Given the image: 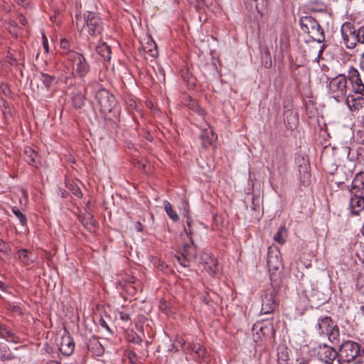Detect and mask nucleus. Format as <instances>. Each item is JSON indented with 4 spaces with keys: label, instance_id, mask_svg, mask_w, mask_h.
<instances>
[{
    "label": "nucleus",
    "instance_id": "nucleus-1",
    "mask_svg": "<svg viewBox=\"0 0 364 364\" xmlns=\"http://www.w3.org/2000/svg\"><path fill=\"white\" fill-rule=\"evenodd\" d=\"M95 94V100L103 114L109 113L117 105V100L112 93L102 87L97 81L89 82L85 87V95Z\"/></svg>",
    "mask_w": 364,
    "mask_h": 364
},
{
    "label": "nucleus",
    "instance_id": "nucleus-2",
    "mask_svg": "<svg viewBox=\"0 0 364 364\" xmlns=\"http://www.w3.org/2000/svg\"><path fill=\"white\" fill-rule=\"evenodd\" d=\"M75 25L77 28L82 31L85 26L89 34L92 36H98L103 31V22L98 14L93 11H87L83 16H75Z\"/></svg>",
    "mask_w": 364,
    "mask_h": 364
},
{
    "label": "nucleus",
    "instance_id": "nucleus-3",
    "mask_svg": "<svg viewBox=\"0 0 364 364\" xmlns=\"http://www.w3.org/2000/svg\"><path fill=\"white\" fill-rule=\"evenodd\" d=\"M267 265L272 286H278L280 282L279 269L282 266L280 252L276 247H269L267 251Z\"/></svg>",
    "mask_w": 364,
    "mask_h": 364
},
{
    "label": "nucleus",
    "instance_id": "nucleus-4",
    "mask_svg": "<svg viewBox=\"0 0 364 364\" xmlns=\"http://www.w3.org/2000/svg\"><path fill=\"white\" fill-rule=\"evenodd\" d=\"M299 24L302 31L314 41L322 43L325 40L323 30L314 18L310 16H302L300 18Z\"/></svg>",
    "mask_w": 364,
    "mask_h": 364
},
{
    "label": "nucleus",
    "instance_id": "nucleus-5",
    "mask_svg": "<svg viewBox=\"0 0 364 364\" xmlns=\"http://www.w3.org/2000/svg\"><path fill=\"white\" fill-rule=\"evenodd\" d=\"M68 60L73 62V70L80 77H84L90 70V66L83 55L76 52L68 54Z\"/></svg>",
    "mask_w": 364,
    "mask_h": 364
},
{
    "label": "nucleus",
    "instance_id": "nucleus-6",
    "mask_svg": "<svg viewBox=\"0 0 364 364\" xmlns=\"http://www.w3.org/2000/svg\"><path fill=\"white\" fill-rule=\"evenodd\" d=\"M360 345L353 341H346L339 348L338 358L346 362H351L358 355Z\"/></svg>",
    "mask_w": 364,
    "mask_h": 364
},
{
    "label": "nucleus",
    "instance_id": "nucleus-7",
    "mask_svg": "<svg viewBox=\"0 0 364 364\" xmlns=\"http://www.w3.org/2000/svg\"><path fill=\"white\" fill-rule=\"evenodd\" d=\"M342 38L345 46L347 48L352 49L355 47L359 42V37H358V29L350 22L344 23L341 28Z\"/></svg>",
    "mask_w": 364,
    "mask_h": 364
},
{
    "label": "nucleus",
    "instance_id": "nucleus-8",
    "mask_svg": "<svg viewBox=\"0 0 364 364\" xmlns=\"http://www.w3.org/2000/svg\"><path fill=\"white\" fill-rule=\"evenodd\" d=\"M330 92L333 98L339 101V98L343 97L347 93V80L343 75H339L333 78L328 85Z\"/></svg>",
    "mask_w": 364,
    "mask_h": 364
},
{
    "label": "nucleus",
    "instance_id": "nucleus-9",
    "mask_svg": "<svg viewBox=\"0 0 364 364\" xmlns=\"http://www.w3.org/2000/svg\"><path fill=\"white\" fill-rule=\"evenodd\" d=\"M184 353L189 354L196 363L208 362L209 354L206 349L198 343H188Z\"/></svg>",
    "mask_w": 364,
    "mask_h": 364
},
{
    "label": "nucleus",
    "instance_id": "nucleus-10",
    "mask_svg": "<svg viewBox=\"0 0 364 364\" xmlns=\"http://www.w3.org/2000/svg\"><path fill=\"white\" fill-rule=\"evenodd\" d=\"M351 84L354 92L355 94L360 95L361 96L355 97V95H349L347 97L346 102L350 109L354 108L355 109H358L362 107L363 105H358L354 102L356 101H360V100H363V96H364V85L360 77L358 78V80L351 81Z\"/></svg>",
    "mask_w": 364,
    "mask_h": 364
},
{
    "label": "nucleus",
    "instance_id": "nucleus-11",
    "mask_svg": "<svg viewBox=\"0 0 364 364\" xmlns=\"http://www.w3.org/2000/svg\"><path fill=\"white\" fill-rule=\"evenodd\" d=\"M277 287V286H272L273 289L268 290V291L265 293L264 296H262L261 309L262 314H272L274 311L276 307L277 306V302L274 299V294L276 291L275 288Z\"/></svg>",
    "mask_w": 364,
    "mask_h": 364
},
{
    "label": "nucleus",
    "instance_id": "nucleus-12",
    "mask_svg": "<svg viewBox=\"0 0 364 364\" xmlns=\"http://www.w3.org/2000/svg\"><path fill=\"white\" fill-rule=\"evenodd\" d=\"M318 355L321 360L327 364H331L333 361L338 357V352L334 348L324 344L323 346H319Z\"/></svg>",
    "mask_w": 364,
    "mask_h": 364
},
{
    "label": "nucleus",
    "instance_id": "nucleus-13",
    "mask_svg": "<svg viewBox=\"0 0 364 364\" xmlns=\"http://www.w3.org/2000/svg\"><path fill=\"white\" fill-rule=\"evenodd\" d=\"M200 263L210 275H215L218 272L216 259L210 257L208 253H204L201 255Z\"/></svg>",
    "mask_w": 364,
    "mask_h": 364
},
{
    "label": "nucleus",
    "instance_id": "nucleus-14",
    "mask_svg": "<svg viewBox=\"0 0 364 364\" xmlns=\"http://www.w3.org/2000/svg\"><path fill=\"white\" fill-rule=\"evenodd\" d=\"M350 208L353 214L357 215L364 208V195L363 192L353 194L350 200Z\"/></svg>",
    "mask_w": 364,
    "mask_h": 364
},
{
    "label": "nucleus",
    "instance_id": "nucleus-15",
    "mask_svg": "<svg viewBox=\"0 0 364 364\" xmlns=\"http://www.w3.org/2000/svg\"><path fill=\"white\" fill-rule=\"evenodd\" d=\"M75 349V342L70 335H64L61 337L59 350L62 354L70 356Z\"/></svg>",
    "mask_w": 364,
    "mask_h": 364
},
{
    "label": "nucleus",
    "instance_id": "nucleus-16",
    "mask_svg": "<svg viewBox=\"0 0 364 364\" xmlns=\"http://www.w3.org/2000/svg\"><path fill=\"white\" fill-rule=\"evenodd\" d=\"M334 323L331 317L325 316L318 320L316 328L320 335H326L333 326Z\"/></svg>",
    "mask_w": 364,
    "mask_h": 364
},
{
    "label": "nucleus",
    "instance_id": "nucleus-17",
    "mask_svg": "<svg viewBox=\"0 0 364 364\" xmlns=\"http://www.w3.org/2000/svg\"><path fill=\"white\" fill-rule=\"evenodd\" d=\"M0 338L8 342L14 343H21V338L15 335L6 326L0 323Z\"/></svg>",
    "mask_w": 364,
    "mask_h": 364
},
{
    "label": "nucleus",
    "instance_id": "nucleus-18",
    "mask_svg": "<svg viewBox=\"0 0 364 364\" xmlns=\"http://www.w3.org/2000/svg\"><path fill=\"white\" fill-rule=\"evenodd\" d=\"M87 349L96 356L102 355L105 351L103 346L99 341V339L95 336L89 339L87 343Z\"/></svg>",
    "mask_w": 364,
    "mask_h": 364
},
{
    "label": "nucleus",
    "instance_id": "nucleus-19",
    "mask_svg": "<svg viewBox=\"0 0 364 364\" xmlns=\"http://www.w3.org/2000/svg\"><path fill=\"white\" fill-rule=\"evenodd\" d=\"M79 220L89 232H92L95 231L97 223L90 213L80 215Z\"/></svg>",
    "mask_w": 364,
    "mask_h": 364
},
{
    "label": "nucleus",
    "instance_id": "nucleus-20",
    "mask_svg": "<svg viewBox=\"0 0 364 364\" xmlns=\"http://www.w3.org/2000/svg\"><path fill=\"white\" fill-rule=\"evenodd\" d=\"M191 244H185L181 252L188 258V260L194 262L196 259L197 250L193 243V240L191 241Z\"/></svg>",
    "mask_w": 364,
    "mask_h": 364
},
{
    "label": "nucleus",
    "instance_id": "nucleus-21",
    "mask_svg": "<svg viewBox=\"0 0 364 364\" xmlns=\"http://www.w3.org/2000/svg\"><path fill=\"white\" fill-rule=\"evenodd\" d=\"M277 364H290L289 354L287 348L279 346L277 348Z\"/></svg>",
    "mask_w": 364,
    "mask_h": 364
},
{
    "label": "nucleus",
    "instance_id": "nucleus-22",
    "mask_svg": "<svg viewBox=\"0 0 364 364\" xmlns=\"http://www.w3.org/2000/svg\"><path fill=\"white\" fill-rule=\"evenodd\" d=\"M363 176L362 174H357L352 181L350 192L351 194H355V192L360 193V192H363L364 189V183L363 181Z\"/></svg>",
    "mask_w": 364,
    "mask_h": 364
},
{
    "label": "nucleus",
    "instance_id": "nucleus-23",
    "mask_svg": "<svg viewBox=\"0 0 364 364\" xmlns=\"http://www.w3.org/2000/svg\"><path fill=\"white\" fill-rule=\"evenodd\" d=\"M18 255L19 259L25 265H28L34 262V259L32 257V254L28 252L26 249H21L18 251Z\"/></svg>",
    "mask_w": 364,
    "mask_h": 364
},
{
    "label": "nucleus",
    "instance_id": "nucleus-24",
    "mask_svg": "<svg viewBox=\"0 0 364 364\" xmlns=\"http://www.w3.org/2000/svg\"><path fill=\"white\" fill-rule=\"evenodd\" d=\"M200 139L202 140V146L205 148L215 140L216 136L212 130H206L200 135Z\"/></svg>",
    "mask_w": 364,
    "mask_h": 364
},
{
    "label": "nucleus",
    "instance_id": "nucleus-25",
    "mask_svg": "<svg viewBox=\"0 0 364 364\" xmlns=\"http://www.w3.org/2000/svg\"><path fill=\"white\" fill-rule=\"evenodd\" d=\"M97 53L100 55L105 60H110L111 58V48L106 43H102L101 45L97 46L96 48Z\"/></svg>",
    "mask_w": 364,
    "mask_h": 364
},
{
    "label": "nucleus",
    "instance_id": "nucleus-26",
    "mask_svg": "<svg viewBox=\"0 0 364 364\" xmlns=\"http://www.w3.org/2000/svg\"><path fill=\"white\" fill-rule=\"evenodd\" d=\"M326 336H327L329 341L331 343H338L340 338V330L338 327L334 324Z\"/></svg>",
    "mask_w": 364,
    "mask_h": 364
},
{
    "label": "nucleus",
    "instance_id": "nucleus-27",
    "mask_svg": "<svg viewBox=\"0 0 364 364\" xmlns=\"http://www.w3.org/2000/svg\"><path fill=\"white\" fill-rule=\"evenodd\" d=\"M287 237V230L284 227H280L274 235V240L279 245H284Z\"/></svg>",
    "mask_w": 364,
    "mask_h": 364
},
{
    "label": "nucleus",
    "instance_id": "nucleus-28",
    "mask_svg": "<svg viewBox=\"0 0 364 364\" xmlns=\"http://www.w3.org/2000/svg\"><path fill=\"white\" fill-rule=\"evenodd\" d=\"M164 206L165 211H166V214L168 215V217L173 222L178 221L179 219V217H178L177 213L172 209L171 204L168 201L165 200L164 202Z\"/></svg>",
    "mask_w": 364,
    "mask_h": 364
},
{
    "label": "nucleus",
    "instance_id": "nucleus-29",
    "mask_svg": "<svg viewBox=\"0 0 364 364\" xmlns=\"http://www.w3.org/2000/svg\"><path fill=\"white\" fill-rule=\"evenodd\" d=\"M144 50L151 57H156L158 55L157 46L152 38L149 39L146 46L144 47Z\"/></svg>",
    "mask_w": 364,
    "mask_h": 364
},
{
    "label": "nucleus",
    "instance_id": "nucleus-30",
    "mask_svg": "<svg viewBox=\"0 0 364 364\" xmlns=\"http://www.w3.org/2000/svg\"><path fill=\"white\" fill-rule=\"evenodd\" d=\"M26 161L31 165H33L36 161V158L38 154L31 147L28 146L25 148Z\"/></svg>",
    "mask_w": 364,
    "mask_h": 364
},
{
    "label": "nucleus",
    "instance_id": "nucleus-31",
    "mask_svg": "<svg viewBox=\"0 0 364 364\" xmlns=\"http://www.w3.org/2000/svg\"><path fill=\"white\" fill-rule=\"evenodd\" d=\"M12 213L16 216V218L19 220L21 224L22 225H25L27 223V219L24 214H23L21 210L16 207H13Z\"/></svg>",
    "mask_w": 364,
    "mask_h": 364
},
{
    "label": "nucleus",
    "instance_id": "nucleus-32",
    "mask_svg": "<svg viewBox=\"0 0 364 364\" xmlns=\"http://www.w3.org/2000/svg\"><path fill=\"white\" fill-rule=\"evenodd\" d=\"M177 261L183 267H188L192 261L188 260L186 257L181 252L176 256Z\"/></svg>",
    "mask_w": 364,
    "mask_h": 364
},
{
    "label": "nucleus",
    "instance_id": "nucleus-33",
    "mask_svg": "<svg viewBox=\"0 0 364 364\" xmlns=\"http://www.w3.org/2000/svg\"><path fill=\"white\" fill-rule=\"evenodd\" d=\"M41 80L43 82V83L44 84L45 87L47 89H48L51 86V84L53 83V82L54 80V77L48 74L42 73Z\"/></svg>",
    "mask_w": 364,
    "mask_h": 364
},
{
    "label": "nucleus",
    "instance_id": "nucleus-34",
    "mask_svg": "<svg viewBox=\"0 0 364 364\" xmlns=\"http://www.w3.org/2000/svg\"><path fill=\"white\" fill-rule=\"evenodd\" d=\"M186 226L184 227V231L187 234V235L189 237L190 240L192 241L193 238L192 236L194 235V230L191 225V221L189 218H187V220L186 221Z\"/></svg>",
    "mask_w": 364,
    "mask_h": 364
},
{
    "label": "nucleus",
    "instance_id": "nucleus-35",
    "mask_svg": "<svg viewBox=\"0 0 364 364\" xmlns=\"http://www.w3.org/2000/svg\"><path fill=\"white\" fill-rule=\"evenodd\" d=\"M73 103L75 107L81 108L84 105V96H82L81 94L76 95L73 98Z\"/></svg>",
    "mask_w": 364,
    "mask_h": 364
},
{
    "label": "nucleus",
    "instance_id": "nucleus-36",
    "mask_svg": "<svg viewBox=\"0 0 364 364\" xmlns=\"http://www.w3.org/2000/svg\"><path fill=\"white\" fill-rule=\"evenodd\" d=\"M127 339L129 342H132V343L138 344V345L141 344V343L142 341V339L141 338V337L137 335V333L135 332H132V333H129L127 336Z\"/></svg>",
    "mask_w": 364,
    "mask_h": 364
},
{
    "label": "nucleus",
    "instance_id": "nucleus-37",
    "mask_svg": "<svg viewBox=\"0 0 364 364\" xmlns=\"http://www.w3.org/2000/svg\"><path fill=\"white\" fill-rule=\"evenodd\" d=\"M191 1H192L191 3H193V1L196 2L195 7L197 10H199L202 8L201 5H205L206 6H209L210 5H211L213 4V0H191Z\"/></svg>",
    "mask_w": 364,
    "mask_h": 364
},
{
    "label": "nucleus",
    "instance_id": "nucleus-38",
    "mask_svg": "<svg viewBox=\"0 0 364 364\" xmlns=\"http://www.w3.org/2000/svg\"><path fill=\"white\" fill-rule=\"evenodd\" d=\"M360 75H359V73L358 71L354 68H350L348 70V78L350 80V81H353V80H358V78H360Z\"/></svg>",
    "mask_w": 364,
    "mask_h": 364
},
{
    "label": "nucleus",
    "instance_id": "nucleus-39",
    "mask_svg": "<svg viewBox=\"0 0 364 364\" xmlns=\"http://www.w3.org/2000/svg\"><path fill=\"white\" fill-rule=\"evenodd\" d=\"M178 346L180 348L185 350L187 346L186 343L183 338L181 337H177L174 341V346Z\"/></svg>",
    "mask_w": 364,
    "mask_h": 364
},
{
    "label": "nucleus",
    "instance_id": "nucleus-40",
    "mask_svg": "<svg viewBox=\"0 0 364 364\" xmlns=\"http://www.w3.org/2000/svg\"><path fill=\"white\" fill-rule=\"evenodd\" d=\"M357 289L360 294H364V276H360L358 277Z\"/></svg>",
    "mask_w": 364,
    "mask_h": 364
},
{
    "label": "nucleus",
    "instance_id": "nucleus-41",
    "mask_svg": "<svg viewBox=\"0 0 364 364\" xmlns=\"http://www.w3.org/2000/svg\"><path fill=\"white\" fill-rule=\"evenodd\" d=\"M358 37H359V42L360 43H364V26H361L358 28L357 31Z\"/></svg>",
    "mask_w": 364,
    "mask_h": 364
},
{
    "label": "nucleus",
    "instance_id": "nucleus-42",
    "mask_svg": "<svg viewBox=\"0 0 364 364\" xmlns=\"http://www.w3.org/2000/svg\"><path fill=\"white\" fill-rule=\"evenodd\" d=\"M9 250V245L0 238V251L4 253H7Z\"/></svg>",
    "mask_w": 364,
    "mask_h": 364
},
{
    "label": "nucleus",
    "instance_id": "nucleus-43",
    "mask_svg": "<svg viewBox=\"0 0 364 364\" xmlns=\"http://www.w3.org/2000/svg\"><path fill=\"white\" fill-rule=\"evenodd\" d=\"M120 319L124 321H128L131 319L130 315L129 313L125 311H119V312Z\"/></svg>",
    "mask_w": 364,
    "mask_h": 364
},
{
    "label": "nucleus",
    "instance_id": "nucleus-44",
    "mask_svg": "<svg viewBox=\"0 0 364 364\" xmlns=\"http://www.w3.org/2000/svg\"><path fill=\"white\" fill-rule=\"evenodd\" d=\"M196 109H193L196 113H198L200 116L203 117L205 114V111L198 105L194 104Z\"/></svg>",
    "mask_w": 364,
    "mask_h": 364
},
{
    "label": "nucleus",
    "instance_id": "nucleus-45",
    "mask_svg": "<svg viewBox=\"0 0 364 364\" xmlns=\"http://www.w3.org/2000/svg\"><path fill=\"white\" fill-rule=\"evenodd\" d=\"M69 42L67 39H61L60 40V46L63 49H68Z\"/></svg>",
    "mask_w": 364,
    "mask_h": 364
},
{
    "label": "nucleus",
    "instance_id": "nucleus-46",
    "mask_svg": "<svg viewBox=\"0 0 364 364\" xmlns=\"http://www.w3.org/2000/svg\"><path fill=\"white\" fill-rule=\"evenodd\" d=\"M257 351H259V356H261L263 353H267L266 351L264 350V348L261 345H259V346L255 347V352L257 353Z\"/></svg>",
    "mask_w": 364,
    "mask_h": 364
},
{
    "label": "nucleus",
    "instance_id": "nucleus-47",
    "mask_svg": "<svg viewBox=\"0 0 364 364\" xmlns=\"http://www.w3.org/2000/svg\"><path fill=\"white\" fill-rule=\"evenodd\" d=\"M136 358V354L133 352V351H131L129 353V359L130 360V362L131 363H134V359Z\"/></svg>",
    "mask_w": 364,
    "mask_h": 364
},
{
    "label": "nucleus",
    "instance_id": "nucleus-48",
    "mask_svg": "<svg viewBox=\"0 0 364 364\" xmlns=\"http://www.w3.org/2000/svg\"><path fill=\"white\" fill-rule=\"evenodd\" d=\"M11 311H12L13 312L18 313V314H21L22 313V311H21V308H20V306H13L11 307Z\"/></svg>",
    "mask_w": 364,
    "mask_h": 364
},
{
    "label": "nucleus",
    "instance_id": "nucleus-49",
    "mask_svg": "<svg viewBox=\"0 0 364 364\" xmlns=\"http://www.w3.org/2000/svg\"><path fill=\"white\" fill-rule=\"evenodd\" d=\"M193 104H198V102L192 99H190V102L188 104V106L192 110L196 109L195 105H193Z\"/></svg>",
    "mask_w": 364,
    "mask_h": 364
},
{
    "label": "nucleus",
    "instance_id": "nucleus-50",
    "mask_svg": "<svg viewBox=\"0 0 364 364\" xmlns=\"http://www.w3.org/2000/svg\"><path fill=\"white\" fill-rule=\"evenodd\" d=\"M135 228L139 232H142L143 231V225H142V224L139 221L136 223Z\"/></svg>",
    "mask_w": 364,
    "mask_h": 364
},
{
    "label": "nucleus",
    "instance_id": "nucleus-51",
    "mask_svg": "<svg viewBox=\"0 0 364 364\" xmlns=\"http://www.w3.org/2000/svg\"><path fill=\"white\" fill-rule=\"evenodd\" d=\"M43 48H44L45 51L46 53H48V49H49L48 40L46 39V41H43Z\"/></svg>",
    "mask_w": 364,
    "mask_h": 364
},
{
    "label": "nucleus",
    "instance_id": "nucleus-52",
    "mask_svg": "<svg viewBox=\"0 0 364 364\" xmlns=\"http://www.w3.org/2000/svg\"><path fill=\"white\" fill-rule=\"evenodd\" d=\"M100 325H101L102 327H104V328H107V329H109V326H108V325L107 324V323L105 321V320H103V319H101V320H100Z\"/></svg>",
    "mask_w": 364,
    "mask_h": 364
},
{
    "label": "nucleus",
    "instance_id": "nucleus-53",
    "mask_svg": "<svg viewBox=\"0 0 364 364\" xmlns=\"http://www.w3.org/2000/svg\"><path fill=\"white\" fill-rule=\"evenodd\" d=\"M360 68L364 70V53H363L360 58Z\"/></svg>",
    "mask_w": 364,
    "mask_h": 364
},
{
    "label": "nucleus",
    "instance_id": "nucleus-54",
    "mask_svg": "<svg viewBox=\"0 0 364 364\" xmlns=\"http://www.w3.org/2000/svg\"><path fill=\"white\" fill-rule=\"evenodd\" d=\"M258 328L262 331V327H259L257 324H254V326L252 327V331H257Z\"/></svg>",
    "mask_w": 364,
    "mask_h": 364
},
{
    "label": "nucleus",
    "instance_id": "nucleus-55",
    "mask_svg": "<svg viewBox=\"0 0 364 364\" xmlns=\"http://www.w3.org/2000/svg\"><path fill=\"white\" fill-rule=\"evenodd\" d=\"M13 358V355L9 353L6 357V360H11Z\"/></svg>",
    "mask_w": 364,
    "mask_h": 364
},
{
    "label": "nucleus",
    "instance_id": "nucleus-56",
    "mask_svg": "<svg viewBox=\"0 0 364 364\" xmlns=\"http://www.w3.org/2000/svg\"><path fill=\"white\" fill-rule=\"evenodd\" d=\"M258 339H261V336L259 335L258 333L257 332V338H254V341L257 342Z\"/></svg>",
    "mask_w": 364,
    "mask_h": 364
},
{
    "label": "nucleus",
    "instance_id": "nucleus-57",
    "mask_svg": "<svg viewBox=\"0 0 364 364\" xmlns=\"http://www.w3.org/2000/svg\"><path fill=\"white\" fill-rule=\"evenodd\" d=\"M360 313L364 316V305L360 307Z\"/></svg>",
    "mask_w": 364,
    "mask_h": 364
},
{
    "label": "nucleus",
    "instance_id": "nucleus-58",
    "mask_svg": "<svg viewBox=\"0 0 364 364\" xmlns=\"http://www.w3.org/2000/svg\"><path fill=\"white\" fill-rule=\"evenodd\" d=\"M308 361L306 360H302L301 361H299V364H307Z\"/></svg>",
    "mask_w": 364,
    "mask_h": 364
},
{
    "label": "nucleus",
    "instance_id": "nucleus-59",
    "mask_svg": "<svg viewBox=\"0 0 364 364\" xmlns=\"http://www.w3.org/2000/svg\"><path fill=\"white\" fill-rule=\"evenodd\" d=\"M256 9H257L258 13L261 15V16L263 15V13L262 11L259 10L257 4H256Z\"/></svg>",
    "mask_w": 364,
    "mask_h": 364
},
{
    "label": "nucleus",
    "instance_id": "nucleus-60",
    "mask_svg": "<svg viewBox=\"0 0 364 364\" xmlns=\"http://www.w3.org/2000/svg\"><path fill=\"white\" fill-rule=\"evenodd\" d=\"M0 289H4V284L0 281Z\"/></svg>",
    "mask_w": 364,
    "mask_h": 364
},
{
    "label": "nucleus",
    "instance_id": "nucleus-61",
    "mask_svg": "<svg viewBox=\"0 0 364 364\" xmlns=\"http://www.w3.org/2000/svg\"><path fill=\"white\" fill-rule=\"evenodd\" d=\"M173 348H174L175 351L176 352H178L179 350V347L178 346H174V345L173 346Z\"/></svg>",
    "mask_w": 364,
    "mask_h": 364
},
{
    "label": "nucleus",
    "instance_id": "nucleus-62",
    "mask_svg": "<svg viewBox=\"0 0 364 364\" xmlns=\"http://www.w3.org/2000/svg\"><path fill=\"white\" fill-rule=\"evenodd\" d=\"M77 193H79L80 195H82L81 191L80 190L76 191V193H75L76 196H79V195Z\"/></svg>",
    "mask_w": 364,
    "mask_h": 364
},
{
    "label": "nucleus",
    "instance_id": "nucleus-63",
    "mask_svg": "<svg viewBox=\"0 0 364 364\" xmlns=\"http://www.w3.org/2000/svg\"><path fill=\"white\" fill-rule=\"evenodd\" d=\"M46 39H47L46 36L45 34L43 35V41H46Z\"/></svg>",
    "mask_w": 364,
    "mask_h": 364
},
{
    "label": "nucleus",
    "instance_id": "nucleus-64",
    "mask_svg": "<svg viewBox=\"0 0 364 364\" xmlns=\"http://www.w3.org/2000/svg\"><path fill=\"white\" fill-rule=\"evenodd\" d=\"M244 4L246 6V8L247 9V7H248L247 1V2H246V1H244Z\"/></svg>",
    "mask_w": 364,
    "mask_h": 364
}]
</instances>
